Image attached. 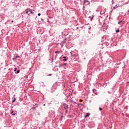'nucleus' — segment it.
I'll return each instance as SVG.
<instances>
[{
    "label": "nucleus",
    "instance_id": "nucleus-17",
    "mask_svg": "<svg viewBox=\"0 0 129 129\" xmlns=\"http://www.w3.org/2000/svg\"><path fill=\"white\" fill-rule=\"evenodd\" d=\"M14 71H15V72L17 71V68H15V69Z\"/></svg>",
    "mask_w": 129,
    "mask_h": 129
},
{
    "label": "nucleus",
    "instance_id": "nucleus-22",
    "mask_svg": "<svg viewBox=\"0 0 129 129\" xmlns=\"http://www.w3.org/2000/svg\"><path fill=\"white\" fill-rule=\"evenodd\" d=\"M12 23H14V21L13 20L12 21Z\"/></svg>",
    "mask_w": 129,
    "mask_h": 129
},
{
    "label": "nucleus",
    "instance_id": "nucleus-2",
    "mask_svg": "<svg viewBox=\"0 0 129 129\" xmlns=\"http://www.w3.org/2000/svg\"><path fill=\"white\" fill-rule=\"evenodd\" d=\"M84 2V6H88V5L90 4V3H89V1L87 0H85Z\"/></svg>",
    "mask_w": 129,
    "mask_h": 129
},
{
    "label": "nucleus",
    "instance_id": "nucleus-15",
    "mask_svg": "<svg viewBox=\"0 0 129 129\" xmlns=\"http://www.w3.org/2000/svg\"><path fill=\"white\" fill-rule=\"evenodd\" d=\"M12 115H16V113H14V114H13Z\"/></svg>",
    "mask_w": 129,
    "mask_h": 129
},
{
    "label": "nucleus",
    "instance_id": "nucleus-18",
    "mask_svg": "<svg viewBox=\"0 0 129 129\" xmlns=\"http://www.w3.org/2000/svg\"><path fill=\"white\" fill-rule=\"evenodd\" d=\"M52 76V75H51V74L48 75V76Z\"/></svg>",
    "mask_w": 129,
    "mask_h": 129
},
{
    "label": "nucleus",
    "instance_id": "nucleus-3",
    "mask_svg": "<svg viewBox=\"0 0 129 129\" xmlns=\"http://www.w3.org/2000/svg\"><path fill=\"white\" fill-rule=\"evenodd\" d=\"M118 7H119V4H117L115 5V6L113 8V10H115V9H117V8H118Z\"/></svg>",
    "mask_w": 129,
    "mask_h": 129
},
{
    "label": "nucleus",
    "instance_id": "nucleus-14",
    "mask_svg": "<svg viewBox=\"0 0 129 129\" xmlns=\"http://www.w3.org/2000/svg\"><path fill=\"white\" fill-rule=\"evenodd\" d=\"M38 16H41V14H40V13H39V14H38Z\"/></svg>",
    "mask_w": 129,
    "mask_h": 129
},
{
    "label": "nucleus",
    "instance_id": "nucleus-16",
    "mask_svg": "<svg viewBox=\"0 0 129 129\" xmlns=\"http://www.w3.org/2000/svg\"><path fill=\"white\" fill-rule=\"evenodd\" d=\"M120 23H121V21H119L118 23V24H120Z\"/></svg>",
    "mask_w": 129,
    "mask_h": 129
},
{
    "label": "nucleus",
    "instance_id": "nucleus-5",
    "mask_svg": "<svg viewBox=\"0 0 129 129\" xmlns=\"http://www.w3.org/2000/svg\"><path fill=\"white\" fill-rule=\"evenodd\" d=\"M89 115H90V113H86V115L85 116V117H88L89 116Z\"/></svg>",
    "mask_w": 129,
    "mask_h": 129
},
{
    "label": "nucleus",
    "instance_id": "nucleus-4",
    "mask_svg": "<svg viewBox=\"0 0 129 129\" xmlns=\"http://www.w3.org/2000/svg\"><path fill=\"white\" fill-rule=\"evenodd\" d=\"M63 106H64V108H65V109H68V108H69V107H68V105L66 104H63Z\"/></svg>",
    "mask_w": 129,
    "mask_h": 129
},
{
    "label": "nucleus",
    "instance_id": "nucleus-8",
    "mask_svg": "<svg viewBox=\"0 0 129 129\" xmlns=\"http://www.w3.org/2000/svg\"><path fill=\"white\" fill-rule=\"evenodd\" d=\"M116 33H119V29H117V30L116 31Z\"/></svg>",
    "mask_w": 129,
    "mask_h": 129
},
{
    "label": "nucleus",
    "instance_id": "nucleus-19",
    "mask_svg": "<svg viewBox=\"0 0 129 129\" xmlns=\"http://www.w3.org/2000/svg\"><path fill=\"white\" fill-rule=\"evenodd\" d=\"M80 102H82V100H80Z\"/></svg>",
    "mask_w": 129,
    "mask_h": 129
},
{
    "label": "nucleus",
    "instance_id": "nucleus-21",
    "mask_svg": "<svg viewBox=\"0 0 129 129\" xmlns=\"http://www.w3.org/2000/svg\"><path fill=\"white\" fill-rule=\"evenodd\" d=\"M85 7L84 6H83V9H85Z\"/></svg>",
    "mask_w": 129,
    "mask_h": 129
},
{
    "label": "nucleus",
    "instance_id": "nucleus-7",
    "mask_svg": "<svg viewBox=\"0 0 129 129\" xmlns=\"http://www.w3.org/2000/svg\"><path fill=\"white\" fill-rule=\"evenodd\" d=\"M93 91L94 93H95V94H96V93L95 92V91H96V90H95V89H93Z\"/></svg>",
    "mask_w": 129,
    "mask_h": 129
},
{
    "label": "nucleus",
    "instance_id": "nucleus-1",
    "mask_svg": "<svg viewBox=\"0 0 129 129\" xmlns=\"http://www.w3.org/2000/svg\"><path fill=\"white\" fill-rule=\"evenodd\" d=\"M25 12L27 15H31V14H33V12H32V10H30L29 9H26L25 10Z\"/></svg>",
    "mask_w": 129,
    "mask_h": 129
},
{
    "label": "nucleus",
    "instance_id": "nucleus-12",
    "mask_svg": "<svg viewBox=\"0 0 129 129\" xmlns=\"http://www.w3.org/2000/svg\"><path fill=\"white\" fill-rule=\"evenodd\" d=\"M12 111L11 112V114H13V113H14V110H12Z\"/></svg>",
    "mask_w": 129,
    "mask_h": 129
},
{
    "label": "nucleus",
    "instance_id": "nucleus-10",
    "mask_svg": "<svg viewBox=\"0 0 129 129\" xmlns=\"http://www.w3.org/2000/svg\"><path fill=\"white\" fill-rule=\"evenodd\" d=\"M16 101V98H14V99L12 101V102L14 103Z\"/></svg>",
    "mask_w": 129,
    "mask_h": 129
},
{
    "label": "nucleus",
    "instance_id": "nucleus-6",
    "mask_svg": "<svg viewBox=\"0 0 129 129\" xmlns=\"http://www.w3.org/2000/svg\"><path fill=\"white\" fill-rule=\"evenodd\" d=\"M62 58H63V61H67V59H66V57H65V56H63V57H62Z\"/></svg>",
    "mask_w": 129,
    "mask_h": 129
},
{
    "label": "nucleus",
    "instance_id": "nucleus-9",
    "mask_svg": "<svg viewBox=\"0 0 129 129\" xmlns=\"http://www.w3.org/2000/svg\"><path fill=\"white\" fill-rule=\"evenodd\" d=\"M55 54H57V53H60V51H55Z\"/></svg>",
    "mask_w": 129,
    "mask_h": 129
},
{
    "label": "nucleus",
    "instance_id": "nucleus-20",
    "mask_svg": "<svg viewBox=\"0 0 129 129\" xmlns=\"http://www.w3.org/2000/svg\"><path fill=\"white\" fill-rule=\"evenodd\" d=\"M93 17H92V18L91 19V21H92V19Z\"/></svg>",
    "mask_w": 129,
    "mask_h": 129
},
{
    "label": "nucleus",
    "instance_id": "nucleus-13",
    "mask_svg": "<svg viewBox=\"0 0 129 129\" xmlns=\"http://www.w3.org/2000/svg\"><path fill=\"white\" fill-rule=\"evenodd\" d=\"M17 73H20V71L18 70V71H17Z\"/></svg>",
    "mask_w": 129,
    "mask_h": 129
},
{
    "label": "nucleus",
    "instance_id": "nucleus-11",
    "mask_svg": "<svg viewBox=\"0 0 129 129\" xmlns=\"http://www.w3.org/2000/svg\"><path fill=\"white\" fill-rule=\"evenodd\" d=\"M99 110H102V108L99 107Z\"/></svg>",
    "mask_w": 129,
    "mask_h": 129
}]
</instances>
